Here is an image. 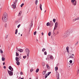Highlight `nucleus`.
Listing matches in <instances>:
<instances>
[{"mask_svg": "<svg viewBox=\"0 0 79 79\" xmlns=\"http://www.w3.org/2000/svg\"><path fill=\"white\" fill-rule=\"evenodd\" d=\"M73 32V30H69L68 31L66 32H65V34H66V35H67V36L68 37V36H69V35H70V34H71V33H72Z\"/></svg>", "mask_w": 79, "mask_h": 79, "instance_id": "nucleus-1", "label": "nucleus"}, {"mask_svg": "<svg viewBox=\"0 0 79 79\" xmlns=\"http://www.w3.org/2000/svg\"><path fill=\"white\" fill-rule=\"evenodd\" d=\"M15 60L16 61V63L17 65L19 66L20 64V62H19V58L18 57H16L15 58Z\"/></svg>", "mask_w": 79, "mask_h": 79, "instance_id": "nucleus-2", "label": "nucleus"}, {"mask_svg": "<svg viewBox=\"0 0 79 79\" xmlns=\"http://www.w3.org/2000/svg\"><path fill=\"white\" fill-rule=\"evenodd\" d=\"M71 2L72 3V5L73 6H76V4H77V1H76V0H71Z\"/></svg>", "mask_w": 79, "mask_h": 79, "instance_id": "nucleus-3", "label": "nucleus"}, {"mask_svg": "<svg viewBox=\"0 0 79 79\" xmlns=\"http://www.w3.org/2000/svg\"><path fill=\"white\" fill-rule=\"evenodd\" d=\"M7 19H8V17H6L2 16V20L5 23H6V22H7Z\"/></svg>", "mask_w": 79, "mask_h": 79, "instance_id": "nucleus-4", "label": "nucleus"}, {"mask_svg": "<svg viewBox=\"0 0 79 79\" xmlns=\"http://www.w3.org/2000/svg\"><path fill=\"white\" fill-rule=\"evenodd\" d=\"M53 57L52 55H48V60H53Z\"/></svg>", "mask_w": 79, "mask_h": 79, "instance_id": "nucleus-5", "label": "nucleus"}, {"mask_svg": "<svg viewBox=\"0 0 79 79\" xmlns=\"http://www.w3.org/2000/svg\"><path fill=\"white\" fill-rule=\"evenodd\" d=\"M26 52L27 53V57H29V53H30V51H29V49L27 48L26 49Z\"/></svg>", "mask_w": 79, "mask_h": 79, "instance_id": "nucleus-6", "label": "nucleus"}, {"mask_svg": "<svg viewBox=\"0 0 79 79\" xmlns=\"http://www.w3.org/2000/svg\"><path fill=\"white\" fill-rule=\"evenodd\" d=\"M8 73H9V76H13V72H11V71L9 70H8Z\"/></svg>", "mask_w": 79, "mask_h": 79, "instance_id": "nucleus-7", "label": "nucleus"}, {"mask_svg": "<svg viewBox=\"0 0 79 79\" xmlns=\"http://www.w3.org/2000/svg\"><path fill=\"white\" fill-rule=\"evenodd\" d=\"M58 22H56L55 23V27L54 28V30L55 29H56L57 27H58Z\"/></svg>", "mask_w": 79, "mask_h": 79, "instance_id": "nucleus-8", "label": "nucleus"}, {"mask_svg": "<svg viewBox=\"0 0 79 79\" xmlns=\"http://www.w3.org/2000/svg\"><path fill=\"white\" fill-rule=\"evenodd\" d=\"M12 6H13V8L14 9H15L16 8V3L15 2H14V4H12Z\"/></svg>", "mask_w": 79, "mask_h": 79, "instance_id": "nucleus-9", "label": "nucleus"}, {"mask_svg": "<svg viewBox=\"0 0 79 79\" xmlns=\"http://www.w3.org/2000/svg\"><path fill=\"white\" fill-rule=\"evenodd\" d=\"M3 16L8 18V14L6 12H4Z\"/></svg>", "mask_w": 79, "mask_h": 79, "instance_id": "nucleus-10", "label": "nucleus"}, {"mask_svg": "<svg viewBox=\"0 0 79 79\" xmlns=\"http://www.w3.org/2000/svg\"><path fill=\"white\" fill-rule=\"evenodd\" d=\"M56 75L57 77H60V74H59V73L58 72H56Z\"/></svg>", "mask_w": 79, "mask_h": 79, "instance_id": "nucleus-11", "label": "nucleus"}, {"mask_svg": "<svg viewBox=\"0 0 79 79\" xmlns=\"http://www.w3.org/2000/svg\"><path fill=\"white\" fill-rule=\"evenodd\" d=\"M33 25V23H32V22H31L30 25V31H30V30H31V27H32V26Z\"/></svg>", "mask_w": 79, "mask_h": 79, "instance_id": "nucleus-12", "label": "nucleus"}, {"mask_svg": "<svg viewBox=\"0 0 79 79\" xmlns=\"http://www.w3.org/2000/svg\"><path fill=\"white\" fill-rule=\"evenodd\" d=\"M9 69L10 71H13V68H12L11 66H10L9 67Z\"/></svg>", "mask_w": 79, "mask_h": 79, "instance_id": "nucleus-13", "label": "nucleus"}, {"mask_svg": "<svg viewBox=\"0 0 79 79\" xmlns=\"http://www.w3.org/2000/svg\"><path fill=\"white\" fill-rule=\"evenodd\" d=\"M53 25V23L52 22V21H51L50 22V27H52Z\"/></svg>", "mask_w": 79, "mask_h": 79, "instance_id": "nucleus-14", "label": "nucleus"}, {"mask_svg": "<svg viewBox=\"0 0 79 79\" xmlns=\"http://www.w3.org/2000/svg\"><path fill=\"white\" fill-rule=\"evenodd\" d=\"M66 49L67 50V53H69V47H67L66 48Z\"/></svg>", "mask_w": 79, "mask_h": 79, "instance_id": "nucleus-15", "label": "nucleus"}, {"mask_svg": "<svg viewBox=\"0 0 79 79\" xmlns=\"http://www.w3.org/2000/svg\"><path fill=\"white\" fill-rule=\"evenodd\" d=\"M18 51L20 52H23V50L21 49H18Z\"/></svg>", "mask_w": 79, "mask_h": 79, "instance_id": "nucleus-16", "label": "nucleus"}, {"mask_svg": "<svg viewBox=\"0 0 79 79\" xmlns=\"http://www.w3.org/2000/svg\"><path fill=\"white\" fill-rule=\"evenodd\" d=\"M21 13H22V11H20L18 15V16H21Z\"/></svg>", "mask_w": 79, "mask_h": 79, "instance_id": "nucleus-17", "label": "nucleus"}, {"mask_svg": "<svg viewBox=\"0 0 79 79\" xmlns=\"http://www.w3.org/2000/svg\"><path fill=\"white\" fill-rule=\"evenodd\" d=\"M64 37H68V36L67 35H66V33H65L64 35Z\"/></svg>", "mask_w": 79, "mask_h": 79, "instance_id": "nucleus-18", "label": "nucleus"}, {"mask_svg": "<svg viewBox=\"0 0 79 79\" xmlns=\"http://www.w3.org/2000/svg\"><path fill=\"white\" fill-rule=\"evenodd\" d=\"M47 68L48 69H50V67L49 66V65H48V64H47Z\"/></svg>", "mask_w": 79, "mask_h": 79, "instance_id": "nucleus-19", "label": "nucleus"}, {"mask_svg": "<svg viewBox=\"0 0 79 79\" xmlns=\"http://www.w3.org/2000/svg\"><path fill=\"white\" fill-rule=\"evenodd\" d=\"M40 9L41 11L42 10V4H40Z\"/></svg>", "mask_w": 79, "mask_h": 79, "instance_id": "nucleus-20", "label": "nucleus"}, {"mask_svg": "<svg viewBox=\"0 0 79 79\" xmlns=\"http://www.w3.org/2000/svg\"><path fill=\"white\" fill-rule=\"evenodd\" d=\"M50 23L48 22L47 23L46 25L47 26H50Z\"/></svg>", "mask_w": 79, "mask_h": 79, "instance_id": "nucleus-21", "label": "nucleus"}, {"mask_svg": "<svg viewBox=\"0 0 79 79\" xmlns=\"http://www.w3.org/2000/svg\"><path fill=\"white\" fill-rule=\"evenodd\" d=\"M5 60V58H4L3 57H2V61H4Z\"/></svg>", "mask_w": 79, "mask_h": 79, "instance_id": "nucleus-22", "label": "nucleus"}, {"mask_svg": "<svg viewBox=\"0 0 79 79\" xmlns=\"http://www.w3.org/2000/svg\"><path fill=\"white\" fill-rule=\"evenodd\" d=\"M39 71V69H37L36 70V73H38Z\"/></svg>", "mask_w": 79, "mask_h": 79, "instance_id": "nucleus-23", "label": "nucleus"}, {"mask_svg": "<svg viewBox=\"0 0 79 79\" xmlns=\"http://www.w3.org/2000/svg\"><path fill=\"white\" fill-rule=\"evenodd\" d=\"M0 52L1 53H3V51H2V50L1 49H0Z\"/></svg>", "mask_w": 79, "mask_h": 79, "instance_id": "nucleus-24", "label": "nucleus"}, {"mask_svg": "<svg viewBox=\"0 0 79 79\" xmlns=\"http://www.w3.org/2000/svg\"><path fill=\"white\" fill-rule=\"evenodd\" d=\"M42 66H45V63H44V62L42 63Z\"/></svg>", "mask_w": 79, "mask_h": 79, "instance_id": "nucleus-25", "label": "nucleus"}, {"mask_svg": "<svg viewBox=\"0 0 79 79\" xmlns=\"http://www.w3.org/2000/svg\"><path fill=\"white\" fill-rule=\"evenodd\" d=\"M48 35H49V36H50V35H51V32L50 31L48 33Z\"/></svg>", "mask_w": 79, "mask_h": 79, "instance_id": "nucleus-26", "label": "nucleus"}, {"mask_svg": "<svg viewBox=\"0 0 79 79\" xmlns=\"http://www.w3.org/2000/svg\"><path fill=\"white\" fill-rule=\"evenodd\" d=\"M17 33H18V29H16L15 30V34H17Z\"/></svg>", "mask_w": 79, "mask_h": 79, "instance_id": "nucleus-27", "label": "nucleus"}, {"mask_svg": "<svg viewBox=\"0 0 79 79\" xmlns=\"http://www.w3.org/2000/svg\"><path fill=\"white\" fill-rule=\"evenodd\" d=\"M16 56H19V54H18L17 52H16Z\"/></svg>", "mask_w": 79, "mask_h": 79, "instance_id": "nucleus-28", "label": "nucleus"}, {"mask_svg": "<svg viewBox=\"0 0 79 79\" xmlns=\"http://www.w3.org/2000/svg\"><path fill=\"white\" fill-rule=\"evenodd\" d=\"M37 2H38V0H36L35 2L36 5L37 4Z\"/></svg>", "mask_w": 79, "mask_h": 79, "instance_id": "nucleus-29", "label": "nucleus"}, {"mask_svg": "<svg viewBox=\"0 0 79 79\" xmlns=\"http://www.w3.org/2000/svg\"><path fill=\"white\" fill-rule=\"evenodd\" d=\"M44 51H45V48H43V49H42V52H44Z\"/></svg>", "mask_w": 79, "mask_h": 79, "instance_id": "nucleus-30", "label": "nucleus"}, {"mask_svg": "<svg viewBox=\"0 0 79 79\" xmlns=\"http://www.w3.org/2000/svg\"><path fill=\"white\" fill-rule=\"evenodd\" d=\"M45 73H46V71H44L43 72V74H45Z\"/></svg>", "mask_w": 79, "mask_h": 79, "instance_id": "nucleus-31", "label": "nucleus"}, {"mask_svg": "<svg viewBox=\"0 0 79 79\" xmlns=\"http://www.w3.org/2000/svg\"><path fill=\"white\" fill-rule=\"evenodd\" d=\"M70 55L71 56V58H74V57L73 56H72V55L71 54H70Z\"/></svg>", "mask_w": 79, "mask_h": 79, "instance_id": "nucleus-32", "label": "nucleus"}, {"mask_svg": "<svg viewBox=\"0 0 79 79\" xmlns=\"http://www.w3.org/2000/svg\"><path fill=\"white\" fill-rule=\"evenodd\" d=\"M55 69H56V70H55L56 71H57V70H58V67H55Z\"/></svg>", "mask_w": 79, "mask_h": 79, "instance_id": "nucleus-33", "label": "nucleus"}, {"mask_svg": "<svg viewBox=\"0 0 79 79\" xmlns=\"http://www.w3.org/2000/svg\"><path fill=\"white\" fill-rule=\"evenodd\" d=\"M21 56H19V60H20V59H21Z\"/></svg>", "mask_w": 79, "mask_h": 79, "instance_id": "nucleus-34", "label": "nucleus"}, {"mask_svg": "<svg viewBox=\"0 0 79 79\" xmlns=\"http://www.w3.org/2000/svg\"><path fill=\"white\" fill-rule=\"evenodd\" d=\"M44 54L45 55H46L47 54V53L46 51L44 52Z\"/></svg>", "mask_w": 79, "mask_h": 79, "instance_id": "nucleus-35", "label": "nucleus"}, {"mask_svg": "<svg viewBox=\"0 0 79 79\" xmlns=\"http://www.w3.org/2000/svg\"><path fill=\"white\" fill-rule=\"evenodd\" d=\"M50 74H51V72H50L48 73V76H49V75H50Z\"/></svg>", "mask_w": 79, "mask_h": 79, "instance_id": "nucleus-36", "label": "nucleus"}, {"mask_svg": "<svg viewBox=\"0 0 79 79\" xmlns=\"http://www.w3.org/2000/svg\"><path fill=\"white\" fill-rule=\"evenodd\" d=\"M36 33H37V31H36L34 32V35H36Z\"/></svg>", "mask_w": 79, "mask_h": 79, "instance_id": "nucleus-37", "label": "nucleus"}, {"mask_svg": "<svg viewBox=\"0 0 79 79\" xmlns=\"http://www.w3.org/2000/svg\"><path fill=\"white\" fill-rule=\"evenodd\" d=\"M56 21V19H53V21L54 23H55Z\"/></svg>", "mask_w": 79, "mask_h": 79, "instance_id": "nucleus-38", "label": "nucleus"}, {"mask_svg": "<svg viewBox=\"0 0 79 79\" xmlns=\"http://www.w3.org/2000/svg\"><path fill=\"white\" fill-rule=\"evenodd\" d=\"M26 57H27V56H23V58H24V59H25V58H26Z\"/></svg>", "mask_w": 79, "mask_h": 79, "instance_id": "nucleus-39", "label": "nucleus"}, {"mask_svg": "<svg viewBox=\"0 0 79 79\" xmlns=\"http://www.w3.org/2000/svg\"><path fill=\"white\" fill-rule=\"evenodd\" d=\"M72 62L73 61H72V60H71L69 61V63H72Z\"/></svg>", "mask_w": 79, "mask_h": 79, "instance_id": "nucleus-40", "label": "nucleus"}, {"mask_svg": "<svg viewBox=\"0 0 79 79\" xmlns=\"http://www.w3.org/2000/svg\"><path fill=\"white\" fill-rule=\"evenodd\" d=\"M24 5V3H22L21 5V7H23V6Z\"/></svg>", "mask_w": 79, "mask_h": 79, "instance_id": "nucleus-41", "label": "nucleus"}, {"mask_svg": "<svg viewBox=\"0 0 79 79\" xmlns=\"http://www.w3.org/2000/svg\"><path fill=\"white\" fill-rule=\"evenodd\" d=\"M20 26H21V25L19 24L18 26V28H19V27H20Z\"/></svg>", "mask_w": 79, "mask_h": 79, "instance_id": "nucleus-42", "label": "nucleus"}, {"mask_svg": "<svg viewBox=\"0 0 79 79\" xmlns=\"http://www.w3.org/2000/svg\"><path fill=\"white\" fill-rule=\"evenodd\" d=\"M48 76L47 75V74L46 75V76H45V78H47L48 77Z\"/></svg>", "mask_w": 79, "mask_h": 79, "instance_id": "nucleus-43", "label": "nucleus"}, {"mask_svg": "<svg viewBox=\"0 0 79 79\" xmlns=\"http://www.w3.org/2000/svg\"><path fill=\"white\" fill-rule=\"evenodd\" d=\"M73 21H76V19H74L73 20Z\"/></svg>", "mask_w": 79, "mask_h": 79, "instance_id": "nucleus-44", "label": "nucleus"}, {"mask_svg": "<svg viewBox=\"0 0 79 79\" xmlns=\"http://www.w3.org/2000/svg\"><path fill=\"white\" fill-rule=\"evenodd\" d=\"M3 68L4 69H6V66H4Z\"/></svg>", "mask_w": 79, "mask_h": 79, "instance_id": "nucleus-45", "label": "nucleus"}, {"mask_svg": "<svg viewBox=\"0 0 79 79\" xmlns=\"http://www.w3.org/2000/svg\"><path fill=\"white\" fill-rule=\"evenodd\" d=\"M15 3H16L17 2H18V0H15Z\"/></svg>", "mask_w": 79, "mask_h": 79, "instance_id": "nucleus-46", "label": "nucleus"}, {"mask_svg": "<svg viewBox=\"0 0 79 79\" xmlns=\"http://www.w3.org/2000/svg\"><path fill=\"white\" fill-rule=\"evenodd\" d=\"M32 71H33V69H31L30 70V71L31 72H32Z\"/></svg>", "mask_w": 79, "mask_h": 79, "instance_id": "nucleus-47", "label": "nucleus"}, {"mask_svg": "<svg viewBox=\"0 0 79 79\" xmlns=\"http://www.w3.org/2000/svg\"><path fill=\"white\" fill-rule=\"evenodd\" d=\"M23 73H22V72H20V74H21V75H23Z\"/></svg>", "mask_w": 79, "mask_h": 79, "instance_id": "nucleus-48", "label": "nucleus"}, {"mask_svg": "<svg viewBox=\"0 0 79 79\" xmlns=\"http://www.w3.org/2000/svg\"><path fill=\"white\" fill-rule=\"evenodd\" d=\"M41 35H44V33L42 32V33H41Z\"/></svg>", "mask_w": 79, "mask_h": 79, "instance_id": "nucleus-49", "label": "nucleus"}, {"mask_svg": "<svg viewBox=\"0 0 79 79\" xmlns=\"http://www.w3.org/2000/svg\"><path fill=\"white\" fill-rule=\"evenodd\" d=\"M5 62H4L3 63V65H5Z\"/></svg>", "mask_w": 79, "mask_h": 79, "instance_id": "nucleus-50", "label": "nucleus"}, {"mask_svg": "<svg viewBox=\"0 0 79 79\" xmlns=\"http://www.w3.org/2000/svg\"><path fill=\"white\" fill-rule=\"evenodd\" d=\"M7 38H8V35H7L6 37V39H7Z\"/></svg>", "mask_w": 79, "mask_h": 79, "instance_id": "nucleus-51", "label": "nucleus"}, {"mask_svg": "<svg viewBox=\"0 0 79 79\" xmlns=\"http://www.w3.org/2000/svg\"><path fill=\"white\" fill-rule=\"evenodd\" d=\"M75 19H76V20H78V18H76Z\"/></svg>", "mask_w": 79, "mask_h": 79, "instance_id": "nucleus-52", "label": "nucleus"}, {"mask_svg": "<svg viewBox=\"0 0 79 79\" xmlns=\"http://www.w3.org/2000/svg\"><path fill=\"white\" fill-rule=\"evenodd\" d=\"M69 58H71V56H70L69 57Z\"/></svg>", "mask_w": 79, "mask_h": 79, "instance_id": "nucleus-53", "label": "nucleus"}, {"mask_svg": "<svg viewBox=\"0 0 79 79\" xmlns=\"http://www.w3.org/2000/svg\"><path fill=\"white\" fill-rule=\"evenodd\" d=\"M16 49H17V50L18 51V50H19V49L17 47H16Z\"/></svg>", "mask_w": 79, "mask_h": 79, "instance_id": "nucleus-54", "label": "nucleus"}, {"mask_svg": "<svg viewBox=\"0 0 79 79\" xmlns=\"http://www.w3.org/2000/svg\"><path fill=\"white\" fill-rule=\"evenodd\" d=\"M59 32L58 31H57V34H59Z\"/></svg>", "mask_w": 79, "mask_h": 79, "instance_id": "nucleus-55", "label": "nucleus"}, {"mask_svg": "<svg viewBox=\"0 0 79 79\" xmlns=\"http://www.w3.org/2000/svg\"><path fill=\"white\" fill-rule=\"evenodd\" d=\"M78 43H79V42H78V41H77V42L76 43V44H78Z\"/></svg>", "mask_w": 79, "mask_h": 79, "instance_id": "nucleus-56", "label": "nucleus"}, {"mask_svg": "<svg viewBox=\"0 0 79 79\" xmlns=\"http://www.w3.org/2000/svg\"><path fill=\"white\" fill-rule=\"evenodd\" d=\"M57 79H60V77H57Z\"/></svg>", "mask_w": 79, "mask_h": 79, "instance_id": "nucleus-57", "label": "nucleus"}, {"mask_svg": "<svg viewBox=\"0 0 79 79\" xmlns=\"http://www.w3.org/2000/svg\"><path fill=\"white\" fill-rule=\"evenodd\" d=\"M46 60H47V58H46Z\"/></svg>", "mask_w": 79, "mask_h": 79, "instance_id": "nucleus-58", "label": "nucleus"}, {"mask_svg": "<svg viewBox=\"0 0 79 79\" xmlns=\"http://www.w3.org/2000/svg\"><path fill=\"white\" fill-rule=\"evenodd\" d=\"M78 20H79V17H78Z\"/></svg>", "mask_w": 79, "mask_h": 79, "instance_id": "nucleus-59", "label": "nucleus"}, {"mask_svg": "<svg viewBox=\"0 0 79 79\" xmlns=\"http://www.w3.org/2000/svg\"><path fill=\"white\" fill-rule=\"evenodd\" d=\"M78 73H79V70H78Z\"/></svg>", "mask_w": 79, "mask_h": 79, "instance_id": "nucleus-60", "label": "nucleus"}, {"mask_svg": "<svg viewBox=\"0 0 79 79\" xmlns=\"http://www.w3.org/2000/svg\"><path fill=\"white\" fill-rule=\"evenodd\" d=\"M72 55H73V56H74V54H72Z\"/></svg>", "mask_w": 79, "mask_h": 79, "instance_id": "nucleus-61", "label": "nucleus"}, {"mask_svg": "<svg viewBox=\"0 0 79 79\" xmlns=\"http://www.w3.org/2000/svg\"><path fill=\"white\" fill-rule=\"evenodd\" d=\"M21 79H23V78H22Z\"/></svg>", "mask_w": 79, "mask_h": 79, "instance_id": "nucleus-62", "label": "nucleus"}, {"mask_svg": "<svg viewBox=\"0 0 79 79\" xmlns=\"http://www.w3.org/2000/svg\"><path fill=\"white\" fill-rule=\"evenodd\" d=\"M22 35H23L21 34V36H22Z\"/></svg>", "mask_w": 79, "mask_h": 79, "instance_id": "nucleus-63", "label": "nucleus"}, {"mask_svg": "<svg viewBox=\"0 0 79 79\" xmlns=\"http://www.w3.org/2000/svg\"><path fill=\"white\" fill-rule=\"evenodd\" d=\"M29 79H31V78H30Z\"/></svg>", "mask_w": 79, "mask_h": 79, "instance_id": "nucleus-64", "label": "nucleus"}]
</instances>
